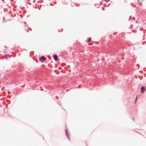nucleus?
I'll return each instance as SVG.
<instances>
[{
	"label": "nucleus",
	"instance_id": "obj_1",
	"mask_svg": "<svg viewBox=\"0 0 146 146\" xmlns=\"http://www.w3.org/2000/svg\"><path fill=\"white\" fill-rule=\"evenodd\" d=\"M39 60L41 62H43L46 60V58H45L43 56H41L39 58Z\"/></svg>",
	"mask_w": 146,
	"mask_h": 146
},
{
	"label": "nucleus",
	"instance_id": "obj_2",
	"mask_svg": "<svg viewBox=\"0 0 146 146\" xmlns=\"http://www.w3.org/2000/svg\"><path fill=\"white\" fill-rule=\"evenodd\" d=\"M141 92L143 93L145 90V88L144 86L142 87L141 88Z\"/></svg>",
	"mask_w": 146,
	"mask_h": 146
},
{
	"label": "nucleus",
	"instance_id": "obj_3",
	"mask_svg": "<svg viewBox=\"0 0 146 146\" xmlns=\"http://www.w3.org/2000/svg\"><path fill=\"white\" fill-rule=\"evenodd\" d=\"M58 56L57 55H55L54 56V58L55 60H57Z\"/></svg>",
	"mask_w": 146,
	"mask_h": 146
},
{
	"label": "nucleus",
	"instance_id": "obj_4",
	"mask_svg": "<svg viewBox=\"0 0 146 146\" xmlns=\"http://www.w3.org/2000/svg\"><path fill=\"white\" fill-rule=\"evenodd\" d=\"M91 41V38H89L87 41L88 42H89Z\"/></svg>",
	"mask_w": 146,
	"mask_h": 146
},
{
	"label": "nucleus",
	"instance_id": "obj_5",
	"mask_svg": "<svg viewBox=\"0 0 146 146\" xmlns=\"http://www.w3.org/2000/svg\"><path fill=\"white\" fill-rule=\"evenodd\" d=\"M5 58H6V59H7V57H8L9 56H8V55H5Z\"/></svg>",
	"mask_w": 146,
	"mask_h": 146
}]
</instances>
